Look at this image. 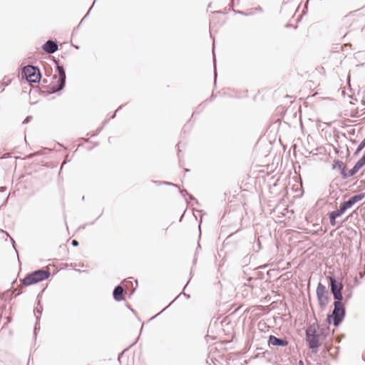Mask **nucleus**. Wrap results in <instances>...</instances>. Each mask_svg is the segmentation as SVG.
Masks as SVG:
<instances>
[{
    "label": "nucleus",
    "mask_w": 365,
    "mask_h": 365,
    "mask_svg": "<svg viewBox=\"0 0 365 365\" xmlns=\"http://www.w3.org/2000/svg\"><path fill=\"white\" fill-rule=\"evenodd\" d=\"M51 276L50 269L41 268L28 273L24 278L21 279V284L24 286H30L47 279Z\"/></svg>",
    "instance_id": "obj_1"
},
{
    "label": "nucleus",
    "mask_w": 365,
    "mask_h": 365,
    "mask_svg": "<svg viewBox=\"0 0 365 365\" xmlns=\"http://www.w3.org/2000/svg\"><path fill=\"white\" fill-rule=\"evenodd\" d=\"M343 300H334V309L331 314L327 316L328 322L331 323L332 322L335 327H338L342 322L346 315V309L344 304L342 302Z\"/></svg>",
    "instance_id": "obj_2"
},
{
    "label": "nucleus",
    "mask_w": 365,
    "mask_h": 365,
    "mask_svg": "<svg viewBox=\"0 0 365 365\" xmlns=\"http://www.w3.org/2000/svg\"><path fill=\"white\" fill-rule=\"evenodd\" d=\"M56 63V71L58 73V80L51 84H50V91L52 93H57L61 90H63L66 86V72L63 65L59 64V60L54 61Z\"/></svg>",
    "instance_id": "obj_3"
},
{
    "label": "nucleus",
    "mask_w": 365,
    "mask_h": 365,
    "mask_svg": "<svg viewBox=\"0 0 365 365\" xmlns=\"http://www.w3.org/2000/svg\"><path fill=\"white\" fill-rule=\"evenodd\" d=\"M319 334L315 327V324H311L306 329V341L308 344L309 348L312 350V352L317 354L320 346Z\"/></svg>",
    "instance_id": "obj_4"
},
{
    "label": "nucleus",
    "mask_w": 365,
    "mask_h": 365,
    "mask_svg": "<svg viewBox=\"0 0 365 365\" xmlns=\"http://www.w3.org/2000/svg\"><path fill=\"white\" fill-rule=\"evenodd\" d=\"M41 73L38 66L28 65L21 68V77L29 83H38L41 79Z\"/></svg>",
    "instance_id": "obj_5"
},
{
    "label": "nucleus",
    "mask_w": 365,
    "mask_h": 365,
    "mask_svg": "<svg viewBox=\"0 0 365 365\" xmlns=\"http://www.w3.org/2000/svg\"><path fill=\"white\" fill-rule=\"evenodd\" d=\"M329 280V285L330 287V292L333 295L334 300L344 299L342 291L344 289V284L341 282L336 279L335 277L330 273V275L327 277Z\"/></svg>",
    "instance_id": "obj_6"
},
{
    "label": "nucleus",
    "mask_w": 365,
    "mask_h": 365,
    "mask_svg": "<svg viewBox=\"0 0 365 365\" xmlns=\"http://www.w3.org/2000/svg\"><path fill=\"white\" fill-rule=\"evenodd\" d=\"M316 294L319 302V305L322 308H324L329 304V291L322 283H319L316 289Z\"/></svg>",
    "instance_id": "obj_7"
},
{
    "label": "nucleus",
    "mask_w": 365,
    "mask_h": 365,
    "mask_svg": "<svg viewBox=\"0 0 365 365\" xmlns=\"http://www.w3.org/2000/svg\"><path fill=\"white\" fill-rule=\"evenodd\" d=\"M288 341L284 338H277L274 335H270L268 339V345L271 346H287Z\"/></svg>",
    "instance_id": "obj_8"
},
{
    "label": "nucleus",
    "mask_w": 365,
    "mask_h": 365,
    "mask_svg": "<svg viewBox=\"0 0 365 365\" xmlns=\"http://www.w3.org/2000/svg\"><path fill=\"white\" fill-rule=\"evenodd\" d=\"M42 49L48 54L54 53L58 49L57 43L52 39H48L42 46Z\"/></svg>",
    "instance_id": "obj_9"
},
{
    "label": "nucleus",
    "mask_w": 365,
    "mask_h": 365,
    "mask_svg": "<svg viewBox=\"0 0 365 365\" xmlns=\"http://www.w3.org/2000/svg\"><path fill=\"white\" fill-rule=\"evenodd\" d=\"M365 165V161H357L354 166L349 172H343V179L346 180L354 176L358 171Z\"/></svg>",
    "instance_id": "obj_10"
},
{
    "label": "nucleus",
    "mask_w": 365,
    "mask_h": 365,
    "mask_svg": "<svg viewBox=\"0 0 365 365\" xmlns=\"http://www.w3.org/2000/svg\"><path fill=\"white\" fill-rule=\"evenodd\" d=\"M279 164V161H272L271 163H267L266 165H261V170L259 171L260 173H264L267 175L273 173L277 168Z\"/></svg>",
    "instance_id": "obj_11"
},
{
    "label": "nucleus",
    "mask_w": 365,
    "mask_h": 365,
    "mask_svg": "<svg viewBox=\"0 0 365 365\" xmlns=\"http://www.w3.org/2000/svg\"><path fill=\"white\" fill-rule=\"evenodd\" d=\"M113 299L116 302H120L124 299V289L121 285L115 287L113 291Z\"/></svg>",
    "instance_id": "obj_12"
},
{
    "label": "nucleus",
    "mask_w": 365,
    "mask_h": 365,
    "mask_svg": "<svg viewBox=\"0 0 365 365\" xmlns=\"http://www.w3.org/2000/svg\"><path fill=\"white\" fill-rule=\"evenodd\" d=\"M331 168L333 170L337 169L340 172V174H341L342 178H343V174H344L343 172L344 171L347 172L346 167L344 164L343 161H334V163L332 165Z\"/></svg>",
    "instance_id": "obj_13"
},
{
    "label": "nucleus",
    "mask_w": 365,
    "mask_h": 365,
    "mask_svg": "<svg viewBox=\"0 0 365 365\" xmlns=\"http://www.w3.org/2000/svg\"><path fill=\"white\" fill-rule=\"evenodd\" d=\"M351 205L350 204V202H349V200H346V201H344V202H342L340 206H339V208L336 210H334L335 212H336L337 215H339V216H341V215H343L345 211L351 207Z\"/></svg>",
    "instance_id": "obj_14"
},
{
    "label": "nucleus",
    "mask_w": 365,
    "mask_h": 365,
    "mask_svg": "<svg viewBox=\"0 0 365 365\" xmlns=\"http://www.w3.org/2000/svg\"><path fill=\"white\" fill-rule=\"evenodd\" d=\"M364 197H365V193L360 192L357 195H354L351 196L348 200L350 202V204L351 205V206H353L355 203H356L357 202L364 199Z\"/></svg>",
    "instance_id": "obj_15"
},
{
    "label": "nucleus",
    "mask_w": 365,
    "mask_h": 365,
    "mask_svg": "<svg viewBox=\"0 0 365 365\" xmlns=\"http://www.w3.org/2000/svg\"><path fill=\"white\" fill-rule=\"evenodd\" d=\"M51 150H49V149L45 148L39 151H37L36 153H34L33 154H31L30 155L28 156V158H33L35 156L46 155L47 153H51Z\"/></svg>",
    "instance_id": "obj_16"
},
{
    "label": "nucleus",
    "mask_w": 365,
    "mask_h": 365,
    "mask_svg": "<svg viewBox=\"0 0 365 365\" xmlns=\"http://www.w3.org/2000/svg\"><path fill=\"white\" fill-rule=\"evenodd\" d=\"M340 217L336 214L334 211H332L329 213V221L331 226L336 225V219Z\"/></svg>",
    "instance_id": "obj_17"
},
{
    "label": "nucleus",
    "mask_w": 365,
    "mask_h": 365,
    "mask_svg": "<svg viewBox=\"0 0 365 365\" xmlns=\"http://www.w3.org/2000/svg\"><path fill=\"white\" fill-rule=\"evenodd\" d=\"M152 182L153 184L157 185H170V186H173V187H178V185H176L175 183H173V182H167V181H155V180H153V181H152Z\"/></svg>",
    "instance_id": "obj_18"
},
{
    "label": "nucleus",
    "mask_w": 365,
    "mask_h": 365,
    "mask_svg": "<svg viewBox=\"0 0 365 365\" xmlns=\"http://www.w3.org/2000/svg\"><path fill=\"white\" fill-rule=\"evenodd\" d=\"M215 48V44L213 43L212 46V55H213V64H214V76H215V84L216 83V78H217V71H216V58L215 54L214 52Z\"/></svg>",
    "instance_id": "obj_19"
},
{
    "label": "nucleus",
    "mask_w": 365,
    "mask_h": 365,
    "mask_svg": "<svg viewBox=\"0 0 365 365\" xmlns=\"http://www.w3.org/2000/svg\"><path fill=\"white\" fill-rule=\"evenodd\" d=\"M365 148V138L359 144L357 148L354 152V155H357L361 150H362Z\"/></svg>",
    "instance_id": "obj_20"
},
{
    "label": "nucleus",
    "mask_w": 365,
    "mask_h": 365,
    "mask_svg": "<svg viewBox=\"0 0 365 365\" xmlns=\"http://www.w3.org/2000/svg\"><path fill=\"white\" fill-rule=\"evenodd\" d=\"M180 192L183 197L187 195L190 200H195L197 203V200L192 195L189 194L186 190H180Z\"/></svg>",
    "instance_id": "obj_21"
},
{
    "label": "nucleus",
    "mask_w": 365,
    "mask_h": 365,
    "mask_svg": "<svg viewBox=\"0 0 365 365\" xmlns=\"http://www.w3.org/2000/svg\"><path fill=\"white\" fill-rule=\"evenodd\" d=\"M292 167L294 170V172L296 174L298 173L297 170V168H298L299 169L301 168L300 167V165H299V161L298 160H296V161H292Z\"/></svg>",
    "instance_id": "obj_22"
},
{
    "label": "nucleus",
    "mask_w": 365,
    "mask_h": 365,
    "mask_svg": "<svg viewBox=\"0 0 365 365\" xmlns=\"http://www.w3.org/2000/svg\"><path fill=\"white\" fill-rule=\"evenodd\" d=\"M42 311H43V307L40 304V302H38V307L34 309V313L37 312V313L41 314Z\"/></svg>",
    "instance_id": "obj_23"
},
{
    "label": "nucleus",
    "mask_w": 365,
    "mask_h": 365,
    "mask_svg": "<svg viewBox=\"0 0 365 365\" xmlns=\"http://www.w3.org/2000/svg\"><path fill=\"white\" fill-rule=\"evenodd\" d=\"M102 129H103V126H102V127H100V128H97V129L96 130V131H94V132H93V133H88V135H90V136H91V137H93V136H96V135H97L98 134H99V133H101V131L102 130Z\"/></svg>",
    "instance_id": "obj_24"
},
{
    "label": "nucleus",
    "mask_w": 365,
    "mask_h": 365,
    "mask_svg": "<svg viewBox=\"0 0 365 365\" xmlns=\"http://www.w3.org/2000/svg\"><path fill=\"white\" fill-rule=\"evenodd\" d=\"M39 321H40V317H36V324L34 326V335L35 336L36 335L37 329H39V327H38V324Z\"/></svg>",
    "instance_id": "obj_25"
},
{
    "label": "nucleus",
    "mask_w": 365,
    "mask_h": 365,
    "mask_svg": "<svg viewBox=\"0 0 365 365\" xmlns=\"http://www.w3.org/2000/svg\"><path fill=\"white\" fill-rule=\"evenodd\" d=\"M123 107V105L120 106L113 113V115L110 117V119H113L115 115H116V113L118 112L120 110L122 109V108Z\"/></svg>",
    "instance_id": "obj_26"
},
{
    "label": "nucleus",
    "mask_w": 365,
    "mask_h": 365,
    "mask_svg": "<svg viewBox=\"0 0 365 365\" xmlns=\"http://www.w3.org/2000/svg\"><path fill=\"white\" fill-rule=\"evenodd\" d=\"M233 11L235 13V14H241V15H244V16H246L247 14L242 11H240V10H235L233 9Z\"/></svg>",
    "instance_id": "obj_27"
},
{
    "label": "nucleus",
    "mask_w": 365,
    "mask_h": 365,
    "mask_svg": "<svg viewBox=\"0 0 365 365\" xmlns=\"http://www.w3.org/2000/svg\"><path fill=\"white\" fill-rule=\"evenodd\" d=\"M32 117L31 116H27L23 121L24 124L28 123L31 121Z\"/></svg>",
    "instance_id": "obj_28"
},
{
    "label": "nucleus",
    "mask_w": 365,
    "mask_h": 365,
    "mask_svg": "<svg viewBox=\"0 0 365 365\" xmlns=\"http://www.w3.org/2000/svg\"><path fill=\"white\" fill-rule=\"evenodd\" d=\"M71 245H72L73 246H74V247H77V246H78L79 243H78V240H73L71 241Z\"/></svg>",
    "instance_id": "obj_29"
},
{
    "label": "nucleus",
    "mask_w": 365,
    "mask_h": 365,
    "mask_svg": "<svg viewBox=\"0 0 365 365\" xmlns=\"http://www.w3.org/2000/svg\"><path fill=\"white\" fill-rule=\"evenodd\" d=\"M8 83H5L4 82H0V88H1V91L4 90L5 86H6Z\"/></svg>",
    "instance_id": "obj_30"
},
{
    "label": "nucleus",
    "mask_w": 365,
    "mask_h": 365,
    "mask_svg": "<svg viewBox=\"0 0 365 365\" xmlns=\"http://www.w3.org/2000/svg\"><path fill=\"white\" fill-rule=\"evenodd\" d=\"M96 1V0H94V2L93 3L92 6L90 7V9H89L88 11L87 12V14L85 15V17H87V16H88V15L89 14V13H90V11H91V10L92 9V8H93V5H94V4H95Z\"/></svg>",
    "instance_id": "obj_31"
},
{
    "label": "nucleus",
    "mask_w": 365,
    "mask_h": 365,
    "mask_svg": "<svg viewBox=\"0 0 365 365\" xmlns=\"http://www.w3.org/2000/svg\"><path fill=\"white\" fill-rule=\"evenodd\" d=\"M350 298H351V294L346 295L345 297L344 298V302H346Z\"/></svg>",
    "instance_id": "obj_32"
},
{
    "label": "nucleus",
    "mask_w": 365,
    "mask_h": 365,
    "mask_svg": "<svg viewBox=\"0 0 365 365\" xmlns=\"http://www.w3.org/2000/svg\"><path fill=\"white\" fill-rule=\"evenodd\" d=\"M6 190V187H5V186L0 187V192H4Z\"/></svg>",
    "instance_id": "obj_33"
},
{
    "label": "nucleus",
    "mask_w": 365,
    "mask_h": 365,
    "mask_svg": "<svg viewBox=\"0 0 365 365\" xmlns=\"http://www.w3.org/2000/svg\"><path fill=\"white\" fill-rule=\"evenodd\" d=\"M9 157V153H5L2 157L0 158V159L7 158Z\"/></svg>",
    "instance_id": "obj_34"
},
{
    "label": "nucleus",
    "mask_w": 365,
    "mask_h": 365,
    "mask_svg": "<svg viewBox=\"0 0 365 365\" xmlns=\"http://www.w3.org/2000/svg\"><path fill=\"white\" fill-rule=\"evenodd\" d=\"M15 160H26L25 158H21L20 156H16L15 157Z\"/></svg>",
    "instance_id": "obj_35"
},
{
    "label": "nucleus",
    "mask_w": 365,
    "mask_h": 365,
    "mask_svg": "<svg viewBox=\"0 0 365 365\" xmlns=\"http://www.w3.org/2000/svg\"><path fill=\"white\" fill-rule=\"evenodd\" d=\"M234 5H235V4H234V0H230V6L231 7H233V6H234Z\"/></svg>",
    "instance_id": "obj_36"
},
{
    "label": "nucleus",
    "mask_w": 365,
    "mask_h": 365,
    "mask_svg": "<svg viewBox=\"0 0 365 365\" xmlns=\"http://www.w3.org/2000/svg\"><path fill=\"white\" fill-rule=\"evenodd\" d=\"M11 242H12V245H13L14 248L15 249V246H14L15 241L12 238H11Z\"/></svg>",
    "instance_id": "obj_37"
},
{
    "label": "nucleus",
    "mask_w": 365,
    "mask_h": 365,
    "mask_svg": "<svg viewBox=\"0 0 365 365\" xmlns=\"http://www.w3.org/2000/svg\"><path fill=\"white\" fill-rule=\"evenodd\" d=\"M359 160H365V152Z\"/></svg>",
    "instance_id": "obj_38"
},
{
    "label": "nucleus",
    "mask_w": 365,
    "mask_h": 365,
    "mask_svg": "<svg viewBox=\"0 0 365 365\" xmlns=\"http://www.w3.org/2000/svg\"><path fill=\"white\" fill-rule=\"evenodd\" d=\"M63 162H64V163H62V165H61V170H62L63 165H64V164H66L68 161H67V160H65V161H63Z\"/></svg>",
    "instance_id": "obj_39"
},
{
    "label": "nucleus",
    "mask_w": 365,
    "mask_h": 365,
    "mask_svg": "<svg viewBox=\"0 0 365 365\" xmlns=\"http://www.w3.org/2000/svg\"><path fill=\"white\" fill-rule=\"evenodd\" d=\"M257 245L259 246V249H261V243H260L259 240H258Z\"/></svg>",
    "instance_id": "obj_40"
},
{
    "label": "nucleus",
    "mask_w": 365,
    "mask_h": 365,
    "mask_svg": "<svg viewBox=\"0 0 365 365\" xmlns=\"http://www.w3.org/2000/svg\"><path fill=\"white\" fill-rule=\"evenodd\" d=\"M299 365H304V362L302 360H300L299 361Z\"/></svg>",
    "instance_id": "obj_41"
},
{
    "label": "nucleus",
    "mask_w": 365,
    "mask_h": 365,
    "mask_svg": "<svg viewBox=\"0 0 365 365\" xmlns=\"http://www.w3.org/2000/svg\"><path fill=\"white\" fill-rule=\"evenodd\" d=\"M214 98V95L212 94L210 97V101H212V99Z\"/></svg>",
    "instance_id": "obj_42"
},
{
    "label": "nucleus",
    "mask_w": 365,
    "mask_h": 365,
    "mask_svg": "<svg viewBox=\"0 0 365 365\" xmlns=\"http://www.w3.org/2000/svg\"><path fill=\"white\" fill-rule=\"evenodd\" d=\"M199 230H200L199 237H200V236H201V230H200V225H199Z\"/></svg>",
    "instance_id": "obj_43"
},
{
    "label": "nucleus",
    "mask_w": 365,
    "mask_h": 365,
    "mask_svg": "<svg viewBox=\"0 0 365 365\" xmlns=\"http://www.w3.org/2000/svg\"><path fill=\"white\" fill-rule=\"evenodd\" d=\"M199 248H200V242H197V250Z\"/></svg>",
    "instance_id": "obj_44"
},
{
    "label": "nucleus",
    "mask_w": 365,
    "mask_h": 365,
    "mask_svg": "<svg viewBox=\"0 0 365 365\" xmlns=\"http://www.w3.org/2000/svg\"><path fill=\"white\" fill-rule=\"evenodd\" d=\"M189 283H190V281H187V282H186V284H185V287H183V289H185V287H187V284H188Z\"/></svg>",
    "instance_id": "obj_45"
},
{
    "label": "nucleus",
    "mask_w": 365,
    "mask_h": 365,
    "mask_svg": "<svg viewBox=\"0 0 365 365\" xmlns=\"http://www.w3.org/2000/svg\"><path fill=\"white\" fill-rule=\"evenodd\" d=\"M189 283H190V281H187V282H186V284H185V287H183V289H185V287H187V284H188Z\"/></svg>",
    "instance_id": "obj_46"
},
{
    "label": "nucleus",
    "mask_w": 365,
    "mask_h": 365,
    "mask_svg": "<svg viewBox=\"0 0 365 365\" xmlns=\"http://www.w3.org/2000/svg\"><path fill=\"white\" fill-rule=\"evenodd\" d=\"M189 283H190V281H187V282H186V284H185V287H183V289H185V287H187V284H188Z\"/></svg>",
    "instance_id": "obj_47"
},
{
    "label": "nucleus",
    "mask_w": 365,
    "mask_h": 365,
    "mask_svg": "<svg viewBox=\"0 0 365 365\" xmlns=\"http://www.w3.org/2000/svg\"><path fill=\"white\" fill-rule=\"evenodd\" d=\"M189 283H190V281H187V282H186V284H185V287H183V289H185V287H187V284H188Z\"/></svg>",
    "instance_id": "obj_48"
},
{
    "label": "nucleus",
    "mask_w": 365,
    "mask_h": 365,
    "mask_svg": "<svg viewBox=\"0 0 365 365\" xmlns=\"http://www.w3.org/2000/svg\"><path fill=\"white\" fill-rule=\"evenodd\" d=\"M189 283H190V281H187V282H186V284H185V287H183V289H185V287H187V284H188Z\"/></svg>",
    "instance_id": "obj_49"
},
{
    "label": "nucleus",
    "mask_w": 365,
    "mask_h": 365,
    "mask_svg": "<svg viewBox=\"0 0 365 365\" xmlns=\"http://www.w3.org/2000/svg\"><path fill=\"white\" fill-rule=\"evenodd\" d=\"M180 296V294L178 296H177V297L174 300H173L172 302H175L178 298H179Z\"/></svg>",
    "instance_id": "obj_50"
},
{
    "label": "nucleus",
    "mask_w": 365,
    "mask_h": 365,
    "mask_svg": "<svg viewBox=\"0 0 365 365\" xmlns=\"http://www.w3.org/2000/svg\"><path fill=\"white\" fill-rule=\"evenodd\" d=\"M185 297H186V298H187V299H189V298H190V295H189V294H185Z\"/></svg>",
    "instance_id": "obj_51"
},
{
    "label": "nucleus",
    "mask_w": 365,
    "mask_h": 365,
    "mask_svg": "<svg viewBox=\"0 0 365 365\" xmlns=\"http://www.w3.org/2000/svg\"><path fill=\"white\" fill-rule=\"evenodd\" d=\"M172 303H173V302H171L169 304V305H167V306H166V307H165V308H168V307H169V306H170Z\"/></svg>",
    "instance_id": "obj_52"
},
{
    "label": "nucleus",
    "mask_w": 365,
    "mask_h": 365,
    "mask_svg": "<svg viewBox=\"0 0 365 365\" xmlns=\"http://www.w3.org/2000/svg\"><path fill=\"white\" fill-rule=\"evenodd\" d=\"M172 303H173V302H171L169 304V305H167V306H166V307H165V308H168V307H169V306H170Z\"/></svg>",
    "instance_id": "obj_53"
},
{
    "label": "nucleus",
    "mask_w": 365,
    "mask_h": 365,
    "mask_svg": "<svg viewBox=\"0 0 365 365\" xmlns=\"http://www.w3.org/2000/svg\"><path fill=\"white\" fill-rule=\"evenodd\" d=\"M128 308L130 309V310L134 312V309H131L130 306H128Z\"/></svg>",
    "instance_id": "obj_54"
},
{
    "label": "nucleus",
    "mask_w": 365,
    "mask_h": 365,
    "mask_svg": "<svg viewBox=\"0 0 365 365\" xmlns=\"http://www.w3.org/2000/svg\"><path fill=\"white\" fill-rule=\"evenodd\" d=\"M163 311H160V312H158V314H157L156 316L160 315V313H163Z\"/></svg>",
    "instance_id": "obj_55"
},
{
    "label": "nucleus",
    "mask_w": 365,
    "mask_h": 365,
    "mask_svg": "<svg viewBox=\"0 0 365 365\" xmlns=\"http://www.w3.org/2000/svg\"><path fill=\"white\" fill-rule=\"evenodd\" d=\"M163 311H160V312H158V314H157L156 316L160 315V313H163Z\"/></svg>",
    "instance_id": "obj_56"
},
{
    "label": "nucleus",
    "mask_w": 365,
    "mask_h": 365,
    "mask_svg": "<svg viewBox=\"0 0 365 365\" xmlns=\"http://www.w3.org/2000/svg\"><path fill=\"white\" fill-rule=\"evenodd\" d=\"M163 311H160V312H158V314H157L156 316L160 315V313H163Z\"/></svg>",
    "instance_id": "obj_57"
},
{
    "label": "nucleus",
    "mask_w": 365,
    "mask_h": 365,
    "mask_svg": "<svg viewBox=\"0 0 365 365\" xmlns=\"http://www.w3.org/2000/svg\"><path fill=\"white\" fill-rule=\"evenodd\" d=\"M74 47H75L76 48H77V49H78V48H79V46H74Z\"/></svg>",
    "instance_id": "obj_58"
},
{
    "label": "nucleus",
    "mask_w": 365,
    "mask_h": 365,
    "mask_svg": "<svg viewBox=\"0 0 365 365\" xmlns=\"http://www.w3.org/2000/svg\"><path fill=\"white\" fill-rule=\"evenodd\" d=\"M0 232H4V231L3 230H0ZM5 233L7 235V233L6 232H5Z\"/></svg>",
    "instance_id": "obj_59"
},
{
    "label": "nucleus",
    "mask_w": 365,
    "mask_h": 365,
    "mask_svg": "<svg viewBox=\"0 0 365 365\" xmlns=\"http://www.w3.org/2000/svg\"><path fill=\"white\" fill-rule=\"evenodd\" d=\"M195 262H196V258H195V259H193V263H195Z\"/></svg>",
    "instance_id": "obj_60"
},
{
    "label": "nucleus",
    "mask_w": 365,
    "mask_h": 365,
    "mask_svg": "<svg viewBox=\"0 0 365 365\" xmlns=\"http://www.w3.org/2000/svg\"><path fill=\"white\" fill-rule=\"evenodd\" d=\"M286 27H290V25L289 24H286Z\"/></svg>",
    "instance_id": "obj_61"
},
{
    "label": "nucleus",
    "mask_w": 365,
    "mask_h": 365,
    "mask_svg": "<svg viewBox=\"0 0 365 365\" xmlns=\"http://www.w3.org/2000/svg\"><path fill=\"white\" fill-rule=\"evenodd\" d=\"M185 172H188V171H190V170H189V169H185Z\"/></svg>",
    "instance_id": "obj_62"
},
{
    "label": "nucleus",
    "mask_w": 365,
    "mask_h": 365,
    "mask_svg": "<svg viewBox=\"0 0 365 365\" xmlns=\"http://www.w3.org/2000/svg\"><path fill=\"white\" fill-rule=\"evenodd\" d=\"M86 17L84 16L83 19L82 20H81V23L83 22V20L85 19Z\"/></svg>",
    "instance_id": "obj_63"
},
{
    "label": "nucleus",
    "mask_w": 365,
    "mask_h": 365,
    "mask_svg": "<svg viewBox=\"0 0 365 365\" xmlns=\"http://www.w3.org/2000/svg\"><path fill=\"white\" fill-rule=\"evenodd\" d=\"M7 197H9V195H8ZM7 199H8V197H6V198L5 199V202H6V201H7Z\"/></svg>",
    "instance_id": "obj_64"
}]
</instances>
